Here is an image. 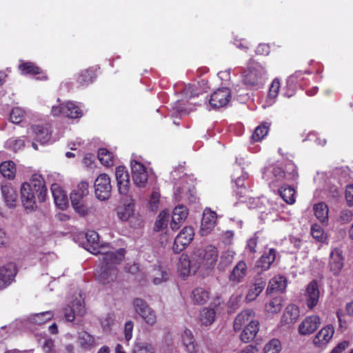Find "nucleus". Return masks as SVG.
Listing matches in <instances>:
<instances>
[{
  "instance_id": "1",
  "label": "nucleus",
  "mask_w": 353,
  "mask_h": 353,
  "mask_svg": "<svg viewBox=\"0 0 353 353\" xmlns=\"http://www.w3.org/2000/svg\"><path fill=\"white\" fill-rule=\"evenodd\" d=\"M86 250L93 254L100 255V272L98 281L102 284H108L117 279L118 271L117 265L121 263L125 255V250H115L109 244L99 243V236L94 230L86 233Z\"/></svg>"
},
{
  "instance_id": "2",
  "label": "nucleus",
  "mask_w": 353,
  "mask_h": 353,
  "mask_svg": "<svg viewBox=\"0 0 353 353\" xmlns=\"http://www.w3.org/2000/svg\"><path fill=\"white\" fill-rule=\"evenodd\" d=\"M233 328L235 332H241L239 339L242 342L247 343L252 341L259 331L255 312L252 309L241 311L234 320Z\"/></svg>"
},
{
  "instance_id": "3",
  "label": "nucleus",
  "mask_w": 353,
  "mask_h": 353,
  "mask_svg": "<svg viewBox=\"0 0 353 353\" xmlns=\"http://www.w3.org/2000/svg\"><path fill=\"white\" fill-rule=\"evenodd\" d=\"M183 173L182 168L173 171L174 197L176 201L193 202L195 199L194 179Z\"/></svg>"
},
{
  "instance_id": "4",
  "label": "nucleus",
  "mask_w": 353,
  "mask_h": 353,
  "mask_svg": "<svg viewBox=\"0 0 353 353\" xmlns=\"http://www.w3.org/2000/svg\"><path fill=\"white\" fill-rule=\"evenodd\" d=\"M269 77L267 65L251 60L242 72V83L253 89H259L265 84Z\"/></svg>"
},
{
  "instance_id": "5",
  "label": "nucleus",
  "mask_w": 353,
  "mask_h": 353,
  "mask_svg": "<svg viewBox=\"0 0 353 353\" xmlns=\"http://www.w3.org/2000/svg\"><path fill=\"white\" fill-rule=\"evenodd\" d=\"M194 257L199 265V270H210L217 262L218 251L214 246L208 245L204 249L195 252Z\"/></svg>"
},
{
  "instance_id": "6",
  "label": "nucleus",
  "mask_w": 353,
  "mask_h": 353,
  "mask_svg": "<svg viewBox=\"0 0 353 353\" xmlns=\"http://www.w3.org/2000/svg\"><path fill=\"white\" fill-rule=\"evenodd\" d=\"M51 114L54 117L63 115L70 119H79L83 116V109L80 103L68 101L52 105Z\"/></svg>"
},
{
  "instance_id": "7",
  "label": "nucleus",
  "mask_w": 353,
  "mask_h": 353,
  "mask_svg": "<svg viewBox=\"0 0 353 353\" xmlns=\"http://www.w3.org/2000/svg\"><path fill=\"white\" fill-rule=\"evenodd\" d=\"M132 304L135 314L146 324L153 325L156 323V312L145 301L140 298H136L133 299Z\"/></svg>"
},
{
  "instance_id": "8",
  "label": "nucleus",
  "mask_w": 353,
  "mask_h": 353,
  "mask_svg": "<svg viewBox=\"0 0 353 353\" xmlns=\"http://www.w3.org/2000/svg\"><path fill=\"white\" fill-rule=\"evenodd\" d=\"M30 130L34 135L37 141L41 144H50L58 141L61 137L62 134H54L50 131V125L46 124H34L31 126Z\"/></svg>"
},
{
  "instance_id": "9",
  "label": "nucleus",
  "mask_w": 353,
  "mask_h": 353,
  "mask_svg": "<svg viewBox=\"0 0 353 353\" xmlns=\"http://www.w3.org/2000/svg\"><path fill=\"white\" fill-rule=\"evenodd\" d=\"M131 172L134 183L139 188H144L148 182V168L139 160L131 161Z\"/></svg>"
},
{
  "instance_id": "10",
  "label": "nucleus",
  "mask_w": 353,
  "mask_h": 353,
  "mask_svg": "<svg viewBox=\"0 0 353 353\" xmlns=\"http://www.w3.org/2000/svg\"><path fill=\"white\" fill-rule=\"evenodd\" d=\"M112 185L110 179L106 174H101L94 182V190L97 198L105 201L110 196Z\"/></svg>"
},
{
  "instance_id": "11",
  "label": "nucleus",
  "mask_w": 353,
  "mask_h": 353,
  "mask_svg": "<svg viewBox=\"0 0 353 353\" xmlns=\"http://www.w3.org/2000/svg\"><path fill=\"white\" fill-rule=\"evenodd\" d=\"M263 177L273 189L278 186V183L285 179V172L277 165H270L263 170Z\"/></svg>"
},
{
  "instance_id": "12",
  "label": "nucleus",
  "mask_w": 353,
  "mask_h": 353,
  "mask_svg": "<svg viewBox=\"0 0 353 353\" xmlns=\"http://www.w3.org/2000/svg\"><path fill=\"white\" fill-rule=\"evenodd\" d=\"M307 73V71L303 72L299 70L289 76L285 80V85L283 88L282 94L288 98L292 97L295 94L297 87L302 86L301 82L304 80V74Z\"/></svg>"
},
{
  "instance_id": "13",
  "label": "nucleus",
  "mask_w": 353,
  "mask_h": 353,
  "mask_svg": "<svg viewBox=\"0 0 353 353\" xmlns=\"http://www.w3.org/2000/svg\"><path fill=\"white\" fill-rule=\"evenodd\" d=\"M232 99V92L230 88L224 87L216 90L210 96L209 105L213 108H219L226 106Z\"/></svg>"
},
{
  "instance_id": "14",
  "label": "nucleus",
  "mask_w": 353,
  "mask_h": 353,
  "mask_svg": "<svg viewBox=\"0 0 353 353\" xmlns=\"http://www.w3.org/2000/svg\"><path fill=\"white\" fill-rule=\"evenodd\" d=\"M199 270V265L195 261L194 256L190 260L187 254L181 255L177 263V271L183 279L194 274Z\"/></svg>"
},
{
  "instance_id": "15",
  "label": "nucleus",
  "mask_w": 353,
  "mask_h": 353,
  "mask_svg": "<svg viewBox=\"0 0 353 353\" xmlns=\"http://www.w3.org/2000/svg\"><path fill=\"white\" fill-rule=\"evenodd\" d=\"M194 232L192 227H184L175 238L173 244V250L175 253H179L183 250L192 241Z\"/></svg>"
},
{
  "instance_id": "16",
  "label": "nucleus",
  "mask_w": 353,
  "mask_h": 353,
  "mask_svg": "<svg viewBox=\"0 0 353 353\" xmlns=\"http://www.w3.org/2000/svg\"><path fill=\"white\" fill-rule=\"evenodd\" d=\"M304 297L309 310H312L317 305L320 298V290L316 281H312L306 285Z\"/></svg>"
},
{
  "instance_id": "17",
  "label": "nucleus",
  "mask_w": 353,
  "mask_h": 353,
  "mask_svg": "<svg viewBox=\"0 0 353 353\" xmlns=\"http://www.w3.org/2000/svg\"><path fill=\"white\" fill-rule=\"evenodd\" d=\"M281 80L277 77L271 81L267 96L261 101V105L263 109L268 108L276 103L281 90Z\"/></svg>"
},
{
  "instance_id": "18",
  "label": "nucleus",
  "mask_w": 353,
  "mask_h": 353,
  "mask_svg": "<svg viewBox=\"0 0 353 353\" xmlns=\"http://www.w3.org/2000/svg\"><path fill=\"white\" fill-rule=\"evenodd\" d=\"M1 191L6 206L9 209H14L17 206L18 194L17 189L10 183H1Z\"/></svg>"
},
{
  "instance_id": "19",
  "label": "nucleus",
  "mask_w": 353,
  "mask_h": 353,
  "mask_svg": "<svg viewBox=\"0 0 353 353\" xmlns=\"http://www.w3.org/2000/svg\"><path fill=\"white\" fill-rule=\"evenodd\" d=\"M36 194L29 183H23L21 187V201L26 210H33L36 208Z\"/></svg>"
},
{
  "instance_id": "20",
  "label": "nucleus",
  "mask_w": 353,
  "mask_h": 353,
  "mask_svg": "<svg viewBox=\"0 0 353 353\" xmlns=\"http://www.w3.org/2000/svg\"><path fill=\"white\" fill-rule=\"evenodd\" d=\"M19 72L23 75H37V80L45 81L48 79V76L39 67L31 61L20 60L18 66Z\"/></svg>"
},
{
  "instance_id": "21",
  "label": "nucleus",
  "mask_w": 353,
  "mask_h": 353,
  "mask_svg": "<svg viewBox=\"0 0 353 353\" xmlns=\"http://www.w3.org/2000/svg\"><path fill=\"white\" fill-rule=\"evenodd\" d=\"M217 219L216 213L209 208H205L203 212L201 223L200 234L201 236H207L214 229Z\"/></svg>"
},
{
  "instance_id": "22",
  "label": "nucleus",
  "mask_w": 353,
  "mask_h": 353,
  "mask_svg": "<svg viewBox=\"0 0 353 353\" xmlns=\"http://www.w3.org/2000/svg\"><path fill=\"white\" fill-rule=\"evenodd\" d=\"M189 214L188 208L183 205L176 206L172 212L170 228L173 231L180 228L182 224L186 220Z\"/></svg>"
},
{
  "instance_id": "23",
  "label": "nucleus",
  "mask_w": 353,
  "mask_h": 353,
  "mask_svg": "<svg viewBox=\"0 0 353 353\" xmlns=\"http://www.w3.org/2000/svg\"><path fill=\"white\" fill-rule=\"evenodd\" d=\"M321 325V319L317 315L306 316L299 324V333L301 335H309L314 332Z\"/></svg>"
},
{
  "instance_id": "24",
  "label": "nucleus",
  "mask_w": 353,
  "mask_h": 353,
  "mask_svg": "<svg viewBox=\"0 0 353 353\" xmlns=\"http://www.w3.org/2000/svg\"><path fill=\"white\" fill-rule=\"evenodd\" d=\"M117 217L121 221H139V214L135 212L134 204L132 201L122 204L117 208Z\"/></svg>"
},
{
  "instance_id": "25",
  "label": "nucleus",
  "mask_w": 353,
  "mask_h": 353,
  "mask_svg": "<svg viewBox=\"0 0 353 353\" xmlns=\"http://www.w3.org/2000/svg\"><path fill=\"white\" fill-rule=\"evenodd\" d=\"M69 307L70 312H68V309H65V317L68 321H72L76 316H82L85 314L83 300L79 294L71 301V305H69Z\"/></svg>"
},
{
  "instance_id": "26",
  "label": "nucleus",
  "mask_w": 353,
  "mask_h": 353,
  "mask_svg": "<svg viewBox=\"0 0 353 353\" xmlns=\"http://www.w3.org/2000/svg\"><path fill=\"white\" fill-rule=\"evenodd\" d=\"M344 266V257L341 249L334 248L331 250L330 254L329 267L330 271L335 275H338Z\"/></svg>"
},
{
  "instance_id": "27",
  "label": "nucleus",
  "mask_w": 353,
  "mask_h": 353,
  "mask_svg": "<svg viewBox=\"0 0 353 353\" xmlns=\"http://www.w3.org/2000/svg\"><path fill=\"white\" fill-rule=\"evenodd\" d=\"M115 176L119 193L126 195L130 189V176L128 170L123 166H118L116 168Z\"/></svg>"
},
{
  "instance_id": "28",
  "label": "nucleus",
  "mask_w": 353,
  "mask_h": 353,
  "mask_svg": "<svg viewBox=\"0 0 353 353\" xmlns=\"http://www.w3.org/2000/svg\"><path fill=\"white\" fill-rule=\"evenodd\" d=\"M334 328L331 325L322 327L316 334L313 339L315 346L322 347L326 345L333 337Z\"/></svg>"
},
{
  "instance_id": "29",
  "label": "nucleus",
  "mask_w": 353,
  "mask_h": 353,
  "mask_svg": "<svg viewBox=\"0 0 353 353\" xmlns=\"http://www.w3.org/2000/svg\"><path fill=\"white\" fill-rule=\"evenodd\" d=\"M17 274L16 265L9 263L0 268V288L10 284Z\"/></svg>"
},
{
  "instance_id": "30",
  "label": "nucleus",
  "mask_w": 353,
  "mask_h": 353,
  "mask_svg": "<svg viewBox=\"0 0 353 353\" xmlns=\"http://www.w3.org/2000/svg\"><path fill=\"white\" fill-rule=\"evenodd\" d=\"M276 251L270 248L265 252L256 263V269L259 272L268 270L276 259Z\"/></svg>"
},
{
  "instance_id": "31",
  "label": "nucleus",
  "mask_w": 353,
  "mask_h": 353,
  "mask_svg": "<svg viewBox=\"0 0 353 353\" xmlns=\"http://www.w3.org/2000/svg\"><path fill=\"white\" fill-rule=\"evenodd\" d=\"M51 191L54 203L60 209H65L68 205V199L66 192L57 183H53Z\"/></svg>"
},
{
  "instance_id": "32",
  "label": "nucleus",
  "mask_w": 353,
  "mask_h": 353,
  "mask_svg": "<svg viewBox=\"0 0 353 353\" xmlns=\"http://www.w3.org/2000/svg\"><path fill=\"white\" fill-rule=\"evenodd\" d=\"M31 187L37 193L39 199L42 201L46 192V183L41 174L35 173L31 176L30 183Z\"/></svg>"
},
{
  "instance_id": "33",
  "label": "nucleus",
  "mask_w": 353,
  "mask_h": 353,
  "mask_svg": "<svg viewBox=\"0 0 353 353\" xmlns=\"http://www.w3.org/2000/svg\"><path fill=\"white\" fill-rule=\"evenodd\" d=\"M299 314V307L296 305L290 304L285 309L281 317V323L286 325L292 324L298 319Z\"/></svg>"
},
{
  "instance_id": "34",
  "label": "nucleus",
  "mask_w": 353,
  "mask_h": 353,
  "mask_svg": "<svg viewBox=\"0 0 353 353\" xmlns=\"http://www.w3.org/2000/svg\"><path fill=\"white\" fill-rule=\"evenodd\" d=\"M265 286V281L263 279H256L254 283L250 286L245 296V301L251 302L255 300L263 290Z\"/></svg>"
},
{
  "instance_id": "35",
  "label": "nucleus",
  "mask_w": 353,
  "mask_h": 353,
  "mask_svg": "<svg viewBox=\"0 0 353 353\" xmlns=\"http://www.w3.org/2000/svg\"><path fill=\"white\" fill-rule=\"evenodd\" d=\"M247 274V265L243 261H240L233 268L230 274L229 279L231 282L239 283L241 282Z\"/></svg>"
},
{
  "instance_id": "36",
  "label": "nucleus",
  "mask_w": 353,
  "mask_h": 353,
  "mask_svg": "<svg viewBox=\"0 0 353 353\" xmlns=\"http://www.w3.org/2000/svg\"><path fill=\"white\" fill-rule=\"evenodd\" d=\"M287 286L286 279L281 275H277L273 277L269 281L268 286L266 290L267 294H271L274 292H283L285 290Z\"/></svg>"
},
{
  "instance_id": "37",
  "label": "nucleus",
  "mask_w": 353,
  "mask_h": 353,
  "mask_svg": "<svg viewBox=\"0 0 353 353\" xmlns=\"http://www.w3.org/2000/svg\"><path fill=\"white\" fill-rule=\"evenodd\" d=\"M181 339L188 352L194 353L196 352V344L191 330L185 328L181 333Z\"/></svg>"
},
{
  "instance_id": "38",
  "label": "nucleus",
  "mask_w": 353,
  "mask_h": 353,
  "mask_svg": "<svg viewBox=\"0 0 353 353\" xmlns=\"http://www.w3.org/2000/svg\"><path fill=\"white\" fill-rule=\"evenodd\" d=\"M283 307V299L276 296L268 301L264 306L265 314L270 316L281 312Z\"/></svg>"
},
{
  "instance_id": "39",
  "label": "nucleus",
  "mask_w": 353,
  "mask_h": 353,
  "mask_svg": "<svg viewBox=\"0 0 353 353\" xmlns=\"http://www.w3.org/2000/svg\"><path fill=\"white\" fill-rule=\"evenodd\" d=\"M72 208L78 214L82 216L93 214L96 211V208L92 202L88 199L72 205Z\"/></svg>"
},
{
  "instance_id": "40",
  "label": "nucleus",
  "mask_w": 353,
  "mask_h": 353,
  "mask_svg": "<svg viewBox=\"0 0 353 353\" xmlns=\"http://www.w3.org/2000/svg\"><path fill=\"white\" fill-rule=\"evenodd\" d=\"M316 217L324 224L328 222L329 208L327 205L324 202H320L314 205L313 208Z\"/></svg>"
},
{
  "instance_id": "41",
  "label": "nucleus",
  "mask_w": 353,
  "mask_h": 353,
  "mask_svg": "<svg viewBox=\"0 0 353 353\" xmlns=\"http://www.w3.org/2000/svg\"><path fill=\"white\" fill-rule=\"evenodd\" d=\"M191 299L194 303L205 304L210 299V292L205 288H195L191 294Z\"/></svg>"
},
{
  "instance_id": "42",
  "label": "nucleus",
  "mask_w": 353,
  "mask_h": 353,
  "mask_svg": "<svg viewBox=\"0 0 353 353\" xmlns=\"http://www.w3.org/2000/svg\"><path fill=\"white\" fill-rule=\"evenodd\" d=\"M78 342L81 347L90 350L96 343V339L85 331L79 332Z\"/></svg>"
},
{
  "instance_id": "43",
  "label": "nucleus",
  "mask_w": 353,
  "mask_h": 353,
  "mask_svg": "<svg viewBox=\"0 0 353 353\" xmlns=\"http://www.w3.org/2000/svg\"><path fill=\"white\" fill-rule=\"evenodd\" d=\"M98 159L105 167L114 165L115 161L114 154L106 148H100L98 151Z\"/></svg>"
},
{
  "instance_id": "44",
  "label": "nucleus",
  "mask_w": 353,
  "mask_h": 353,
  "mask_svg": "<svg viewBox=\"0 0 353 353\" xmlns=\"http://www.w3.org/2000/svg\"><path fill=\"white\" fill-rule=\"evenodd\" d=\"M0 173L8 179H13L16 174L15 164L13 161H8L0 164Z\"/></svg>"
},
{
  "instance_id": "45",
  "label": "nucleus",
  "mask_w": 353,
  "mask_h": 353,
  "mask_svg": "<svg viewBox=\"0 0 353 353\" xmlns=\"http://www.w3.org/2000/svg\"><path fill=\"white\" fill-rule=\"evenodd\" d=\"M54 314L51 311L37 313L30 315L28 321L30 323L34 325H41L52 319Z\"/></svg>"
},
{
  "instance_id": "46",
  "label": "nucleus",
  "mask_w": 353,
  "mask_h": 353,
  "mask_svg": "<svg viewBox=\"0 0 353 353\" xmlns=\"http://www.w3.org/2000/svg\"><path fill=\"white\" fill-rule=\"evenodd\" d=\"M95 78V70L93 68H88L79 72L77 81L81 85H88L93 82Z\"/></svg>"
},
{
  "instance_id": "47",
  "label": "nucleus",
  "mask_w": 353,
  "mask_h": 353,
  "mask_svg": "<svg viewBox=\"0 0 353 353\" xmlns=\"http://www.w3.org/2000/svg\"><path fill=\"white\" fill-rule=\"evenodd\" d=\"M281 197L288 204L295 203V190L293 187L284 185L279 190Z\"/></svg>"
},
{
  "instance_id": "48",
  "label": "nucleus",
  "mask_w": 353,
  "mask_h": 353,
  "mask_svg": "<svg viewBox=\"0 0 353 353\" xmlns=\"http://www.w3.org/2000/svg\"><path fill=\"white\" fill-rule=\"evenodd\" d=\"M215 316L216 313L213 309L205 307L200 312L199 321L203 325L208 326L214 321Z\"/></svg>"
},
{
  "instance_id": "49",
  "label": "nucleus",
  "mask_w": 353,
  "mask_h": 353,
  "mask_svg": "<svg viewBox=\"0 0 353 353\" xmlns=\"http://www.w3.org/2000/svg\"><path fill=\"white\" fill-rule=\"evenodd\" d=\"M201 92L199 83L188 84L183 88L182 94L185 99H191L198 96Z\"/></svg>"
},
{
  "instance_id": "50",
  "label": "nucleus",
  "mask_w": 353,
  "mask_h": 353,
  "mask_svg": "<svg viewBox=\"0 0 353 353\" xmlns=\"http://www.w3.org/2000/svg\"><path fill=\"white\" fill-rule=\"evenodd\" d=\"M25 141L26 138L24 137H12L6 141L5 147L16 152L23 148Z\"/></svg>"
},
{
  "instance_id": "51",
  "label": "nucleus",
  "mask_w": 353,
  "mask_h": 353,
  "mask_svg": "<svg viewBox=\"0 0 353 353\" xmlns=\"http://www.w3.org/2000/svg\"><path fill=\"white\" fill-rule=\"evenodd\" d=\"M133 353H155L154 345L146 341L136 342L133 350Z\"/></svg>"
},
{
  "instance_id": "52",
  "label": "nucleus",
  "mask_w": 353,
  "mask_h": 353,
  "mask_svg": "<svg viewBox=\"0 0 353 353\" xmlns=\"http://www.w3.org/2000/svg\"><path fill=\"white\" fill-rule=\"evenodd\" d=\"M170 219V214L166 210L161 211L157 216L154 224V230L156 231H160L163 229H165L168 225Z\"/></svg>"
},
{
  "instance_id": "53",
  "label": "nucleus",
  "mask_w": 353,
  "mask_h": 353,
  "mask_svg": "<svg viewBox=\"0 0 353 353\" xmlns=\"http://www.w3.org/2000/svg\"><path fill=\"white\" fill-rule=\"evenodd\" d=\"M153 283L154 285H159L168 279V272L162 267H159L153 270Z\"/></svg>"
},
{
  "instance_id": "54",
  "label": "nucleus",
  "mask_w": 353,
  "mask_h": 353,
  "mask_svg": "<svg viewBox=\"0 0 353 353\" xmlns=\"http://www.w3.org/2000/svg\"><path fill=\"white\" fill-rule=\"evenodd\" d=\"M26 111L20 107H14L12 108L10 112V120L15 124L20 123L24 119Z\"/></svg>"
},
{
  "instance_id": "55",
  "label": "nucleus",
  "mask_w": 353,
  "mask_h": 353,
  "mask_svg": "<svg viewBox=\"0 0 353 353\" xmlns=\"http://www.w3.org/2000/svg\"><path fill=\"white\" fill-rule=\"evenodd\" d=\"M281 350V343L279 339H273L266 343L263 353H279Z\"/></svg>"
},
{
  "instance_id": "56",
  "label": "nucleus",
  "mask_w": 353,
  "mask_h": 353,
  "mask_svg": "<svg viewBox=\"0 0 353 353\" xmlns=\"http://www.w3.org/2000/svg\"><path fill=\"white\" fill-rule=\"evenodd\" d=\"M269 130V126L268 124H263L261 125L258 126L252 136V139L254 141H261L263 137L267 135Z\"/></svg>"
},
{
  "instance_id": "57",
  "label": "nucleus",
  "mask_w": 353,
  "mask_h": 353,
  "mask_svg": "<svg viewBox=\"0 0 353 353\" xmlns=\"http://www.w3.org/2000/svg\"><path fill=\"white\" fill-rule=\"evenodd\" d=\"M248 173L243 172V170H239L234 171V172L232 174V180L237 186L242 187L243 185L244 181L248 178Z\"/></svg>"
},
{
  "instance_id": "58",
  "label": "nucleus",
  "mask_w": 353,
  "mask_h": 353,
  "mask_svg": "<svg viewBox=\"0 0 353 353\" xmlns=\"http://www.w3.org/2000/svg\"><path fill=\"white\" fill-rule=\"evenodd\" d=\"M311 234L313 238L319 241L323 242L325 239L324 230L321 226L318 224H314L311 228Z\"/></svg>"
},
{
  "instance_id": "59",
  "label": "nucleus",
  "mask_w": 353,
  "mask_h": 353,
  "mask_svg": "<svg viewBox=\"0 0 353 353\" xmlns=\"http://www.w3.org/2000/svg\"><path fill=\"white\" fill-rule=\"evenodd\" d=\"M285 174L286 181H294L298 177L296 166L292 163H288L286 165Z\"/></svg>"
},
{
  "instance_id": "60",
  "label": "nucleus",
  "mask_w": 353,
  "mask_h": 353,
  "mask_svg": "<svg viewBox=\"0 0 353 353\" xmlns=\"http://www.w3.org/2000/svg\"><path fill=\"white\" fill-rule=\"evenodd\" d=\"M160 193L157 190H154L150 196L148 205L150 208L154 211L157 210L160 204Z\"/></svg>"
},
{
  "instance_id": "61",
  "label": "nucleus",
  "mask_w": 353,
  "mask_h": 353,
  "mask_svg": "<svg viewBox=\"0 0 353 353\" xmlns=\"http://www.w3.org/2000/svg\"><path fill=\"white\" fill-rule=\"evenodd\" d=\"M88 187L89 185L86 181H81L77 185V188L72 192H76L77 194L86 196L89 193Z\"/></svg>"
},
{
  "instance_id": "62",
  "label": "nucleus",
  "mask_w": 353,
  "mask_h": 353,
  "mask_svg": "<svg viewBox=\"0 0 353 353\" xmlns=\"http://www.w3.org/2000/svg\"><path fill=\"white\" fill-rule=\"evenodd\" d=\"M353 213L352 210L345 209L341 211L339 220L342 224L349 223L352 219Z\"/></svg>"
},
{
  "instance_id": "63",
  "label": "nucleus",
  "mask_w": 353,
  "mask_h": 353,
  "mask_svg": "<svg viewBox=\"0 0 353 353\" xmlns=\"http://www.w3.org/2000/svg\"><path fill=\"white\" fill-rule=\"evenodd\" d=\"M235 254L236 253L234 251L228 250L222 254L221 260L225 265L229 264L233 261Z\"/></svg>"
},
{
  "instance_id": "64",
  "label": "nucleus",
  "mask_w": 353,
  "mask_h": 353,
  "mask_svg": "<svg viewBox=\"0 0 353 353\" xmlns=\"http://www.w3.org/2000/svg\"><path fill=\"white\" fill-rule=\"evenodd\" d=\"M345 199L349 206H353V185L350 184L346 186Z\"/></svg>"
}]
</instances>
